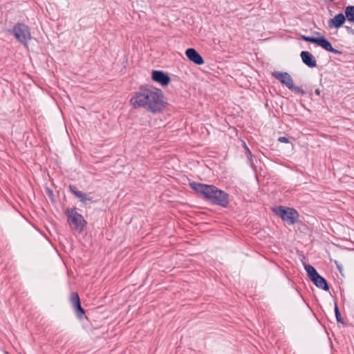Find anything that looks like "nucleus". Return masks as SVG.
<instances>
[{"instance_id": "obj_17", "label": "nucleus", "mask_w": 354, "mask_h": 354, "mask_svg": "<svg viewBox=\"0 0 354 354\" xmlns=\"http://www.w3.org/2000/svg\"><path fill=\"white\" fill-rule=\"evenodd\" d=\"M345 16L348 21L354 23V6H348L345 9Z\"/></svg>"}, {"instance_id": "obj_4", "label": "nucleus", "mask_w": 354, "mask_h": 354, "mask_svg": "<svg viewBox=\"0 0 354 354\" xmlns=\"http://www.w3.org/2000/svg\"><path fill=\"white\" fill-rule=\"evenodd\" d=\"M272 74L273 77L278 80L281 84L286 85L290 90L294 91L297 93H304V91L301 88L294 84L292 78L288 73L274 71Z\"/></svg>"}, {"instance_id": "obj_3", "label": "nucleus", "mask_w": 354, "mask_h": 354, "mask_svg": "<svg viewBox=\"0 0 354 354\" xmlns=\"http://www.w3.org/2000/svg\"><path fill=\"white\" fill-rule=\"evenodd\" d=\"M274 212L289 225L295 224L299 218L298 212L293 208L279 206L274 209Z\"/></svg>"}, {"instance_id": "obj_6", "label": "nucleus", "mask_w": 354, "mask_h": 354, "mask_svg": "<svg viewBox=\"0 0 354 354\" xmlns=\"http://www.w3.org/2000/svg\"><path fill=\"white\" fill-rule=\"evenodd\" d=\"M190 186L197 193L203 196L206 200L210 202L212 200L214 194H215V189L217 188L214 185H208L196 182L191 183Z\"/></svg>"}, {"instance_id": "obj_11", "label": "nucleus", "mask_w": 354, "mask_h": 354, "mask_svg": "<svg viewBox=\"0 0 354 354\" xmlns=\"http://www.w3.org/2000/svg\"><path fill=\"white\" fill-rule=\"evenodd\" d=\"M185 55L190 61L197 65H201L204 63L203 57L194 48L187 49Z\"/></svg>"}, {"instance_id": "obj_20", "label": "nucleus", "mask_w": 354, "mask_h": 354, "mask_svg": "<svg viewBox=\"0 0 354 354\" xmlns=\"http://www.w3.org/2000/svg\"><path fill=\"white\" fill-rule=\"evenodd\" d=\"M278 141L280 142H283V143H288L289 142V140L286 138V137H279L278 138Z\"/></svg>"}, {"instance_id": "obj_10", "label": "nucleus", "mask_w": 354, "mask_h": 354, "mask_svg": "<svg viewBox=\"0 0 354 354\" xmlns=\"http://www.w3.org/2000/svg\"><path fill=\"white\" fill-rule=\"evenodd\" d=\"M71 303L76 311L77 315L81 317L84 314V310L81 306L80 297L77 293L73 292L71 295Z\"/></svg>"}, {"instance_id": "obj_18", "label": "nucleus", "mask_w": 354, "mask_h": 354, "mask_svg": "<svg viewBox=\"0 0 354 354\" xmlns=\"http://www.w3.org/2000/svg\"><path fill=\"white\" fill-rule=\"evenodd\" d=\"M335 317H336L337 322H339V323L344 324V321H343V319H342V318L341 317L339 308H338V307H337L336 304H335Z\"/></svg>"}, {"instance_id": "obj_7", "label": "nucleus", "mask_w": 354, "mask_h": 354, "mask_svg": "<svg viewBox=\"0 0 354 354\" xmlns=\"http://www.w3.org/2000/svg\"><path fill=\"white\" fill-rule=\"evenodd\" d=\"M211 202L214 204L225 207L229 203L228 194L224 191L216 188Z\"/></svg>"}, {"instance_id": "obj_1", "label": "nucleus", "mask_w": 354, "mask_h": 354, "mask_svg": "<svg viewBox=\"0 0 354 354\" xmlns=\"http://www.w3.org/2000/svg\"><path fill=\"white\" fill-rule=\"evenodd\" d=\"M129 102L134 109H143L152 113H160L166 104L162 91L148 85L140 87Z\"/></svg>"}, {"instance_id": "obj_22", "label": "nucleus", "mask_w": 354, "mask_h": 354, "mask_svg": "<svg viewBox=\"0 0 354 354\" xmlns=\"http://www.w3.org/2000/svg\"><path fill=\"white\" fill-rule=\"evenodd\" d=\"M244 145H245V147L246 150L250 153V151H249L248 147L245 145V143H244Z\"/></svg>"}, {"instance_id": "obj_21", "label": "nucleus", "mask_w": 354, "mask_h": 354, "mask_svg": "<svg viewBox=\"0 0 354 354\" xmlns=\"http://www.w3.org/2000/svg\"><path fill=\"white\" fill-rule=\"evenodd\" d=\"M315 93L317 95H320V94H321V91H320V89L317 88V89L315 91Z\"/></svg>"}, {"instance_id": "obj_19", "label": "nucleus", "mask_w": 354, "mask_h": 354, "mask_svg": "<svg viewBox=\"0 0 354 354\" xmlns=\"http://www.w3.org/2000/svg\"><path fill=\"white\" fill-rule=\"evenodd\" d=\"M301 39L304 41H308V42L313 43V44H316L317 38V37H313L302 35L301 36Z\"/></svg>"}, {"instance_id": "obj_12", "label": "nucleus", "mask_w": 354, "mask_h": 354, "mask_svg": "<svg viewBox=\"0 0 354 354\" xmlns=\"http://www.w3.org/2000/svg\"><path fill=\"white\" fill-rule=\"evenodd\" d=\"M300 56L302 62L308 67L314 68L317 66L316 59L308 51H302Z\"/></svg>"}, {"instance_id": "obj_14", "label": "nucleus", "mask_w": 354, "mask_h": 354, "mask_svg": "<svg viewBox=\"0 0 354 354\" xmlns=\"http://www.w3.org/2000/svg\"><path fill=\"white\" fill-rule=\"evenodd\" d=\"M316 44L321 46L322 48H323L324 49H325L326 50H327L328 52L335 53H338V51L337 50L334 49L332 47L331 44L324 37H318L317 39Z\"/></svg>"}, {"instance_id": "obj_9", "label": "nucleus", "mask_w": 354, "mask_h": 354, "mask_svg": "<svg viewBox=\"0 0 354 354\" xmlns=\"http://www.w3.org/2000/svg\"><path fill=\"white\" fill-rule=\"evenodd\" d=\"M152 79L162 86L167 85L170 82L169 77L161 71H153L152 72Z\"/></svg>"}, {"instance_id": "obj_15", "label": "nucleus", "mask_w": 354, "mask_h": 354, "mask_svg": "<svg viewBox=\"0 0 354 354\" xmlns=\"http://www.w3.org/2000/svg\"><path fill=\"white\" fill-rule=\"evenodd\" d=\"M311 281L317 288L324 290H329V286L327 283V281L324 277H322L319 274L314 277Z\"/></svg>"}, {"instance_id": "obj_8", "label": "nucleus", "mask_w": 354, "mask_h": 354, "mask_svg": "<svg viewBox=\"0 0 354 354\" xmlns=\"http://www.w3.org/2000/svg\"><path fill=\"white\" fill-rule=\"evenodd\" d=\"M69 189L71 193L73 194L77 198H78L80 202L83 204L86 205L89 203H93V198L90 196V194L79 191L74 185H70Z\"/></svg>"}, {"instance_id": "obj_16", "label": "nucleus", "mask_w": 354, "mask_h": 354, "mask_svg": "<svg viewBox=\"0 0 354 354\" xmlns=\"http://www.w3.org/2000/svg\"><path fill=\"white\" fill-rule=\"evenodd\" d=\"M304 268L310 280L319 274L317 270L311 265L304 264Z\"/></svg>"}, {"instance_id": "obj_13", "label": "nucleus", "mask_w": 354, "mask_h": 354, "mask_svg": "<svg viewBox=\"0 0 354 354\" xmlns=\"http://www.w3.org/2000/svg\"><path fill=\"white\" fill-rule=\"evenodd\" d=\"M346 20V16L342 13L335 15L333 19L329 21V26L334 28H339L343 25Z\"/></svg>"}, {"instance_id": "obj_5", "label": "nucleus", "mask_w": 354, "mask_h": 354, "mask_svg": "<svg viewBox=\"0 0 354 354\" xmlns=\"http://www.w3.org/2000/svg\"><path fill=\"white\" fill-rule=\"evenodd\" d=\"M12 32L17 40L24 46H27L31 39L29 28L23 24H18L14 26Z\"/></svg>"}, {"instance_id": "obj_2", "label": "nucleus", "mask_w": 354, "mask_h": 354, "mask_svg": "<svg viewBox=\"0 0 354 354\" xmlns=\"http://www.w3.org/2000/svg\"><path fill=\"white\" fill-rule=\"evenodd\" d=\"M65 214L67 216L68 222L71 227L81 233L86 227L87 222L84 217L79 214L76 208H68L65 210Z\"/></svg>"}]
</instances>
